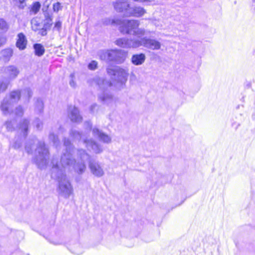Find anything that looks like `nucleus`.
Listing matches in <instances>:
<instances>
[{"instance_id":"1","label":"nucleus","mask_w":255,"mask_h":255,"mask_svg":"<svg viewBox=\"0 0 255 255\" xmlns=\"http://www.w3.org/2000/svg\"><path fill=\"white\" fill-rule=\"evenodd\" d=\"M64 145L66 147V151L61 155L60 162L55 158L52 160V174L55 173L58 181L57 192L58 195L67 199L73 193V189L63 171H70L74 170L78 174H83L86 169L85 162L89 159L90 155L84 150L78 149L76 159L71 153L73 147L70 141L65 138Z\"/></svg>"},{"instance_id":"2","label":"nucleus","mask_w":255,"mask_h":255,"mask_svg":"<svg viewBox=\"0 0 255 255\" xmlns=\"http://www.w3.org/2000/svg\"><path fill=\"white\" fill-rule=\"evenodd\" d=\"M107 72L111 76L113 83L106 81L99 76H95L89 80V84L91 86H98L101 89H105L113 85L115 86L118 84L123 85L127 80L128 76L127 71L120 67H109L107 68Z\"/></svg>"},{"instance_id":"3","label":"nucleus","mask_w":255,"mask_h":255,"mask_svg":"<svg viewBox=\"0 0 255 255\" xmlns=\"http://www.w3.org/2000/svg\"><path fill=\"white\" fill-rule=\"evenodd\" d=\"M33 149L34 152L33 161L38 168H45L48 164L49 151L45 147L44 142L39 141L35 137L29 139L26 143L25 150L28 154H32Z\"/></svg>"},{"instance_id":"4","label":"nucleus","mask_w":255,"mask_h":255,"mask_svg":"<svg viewBox=\"0 0 255 255\" xmlns=\"http://www.w3.org/2000/svg\"><path fill=\"white\" fill-rule=\"evenodd\" d=\"M119 30L123 34H133L138 38L143 36L146 33L144 28H139L140 21L136 19L120 20Z\"/></svg>"},{"instance_id":"5","label":"nucleus","mask_w":255,"mask_h":255,"mask_svg":"<svg viewBox=\"0 0 255 255\" xmlns=\"http://www.w3.org/2000/svg\"><path fill=\"white\" fill-rule=\"evenodd\" d=\"M24 96L25 98L29 99L31 97L32 93L30 89L27 88L21 92L19 91H12L8 97H6L2 101L0 109L4 115L10 113V109L14 103H17L20 99V95Z\"/></svg>"},{"instance_id":"6","label":"nucleus","mask_w":255,"mask_h":255,"mask_svg":"<svg viewBox=\"0 0 255 255\" xmlns=\"http://www.w3.org/2000/svg\"><path fill=\"white\" fill-rule=\"evenodd\" d=\"M99 56L102 60L121 64L126 60L127 53L123 50L111 49L100 51L99 52Z\"/></svg>"},{"instance_id":"7","label":"nucleus","mask_w":255,"mask_h":255,"mask_svg":"<svg viewBox=\"0 0 255 255\" xmlns=\"http://www.w3.org/2000/svg\"><path fill=\"white\" fill-rule=\"evenodd\" d=\"M70 136L73 140H80L83 139V142L86 144V146L89 150H92L96 153H99L103 150L101 146L91 139H87L82 135L78 131L72 129L70 132Z\"/></svg>"},{"instance_id":"8","label":"nucleus","mask_w":255,"mask_h":255,"mask_svg":"<svg viewBox=\"0 0 255 255\" xmlns=\"http://www.w3.org/2000/svg\"><path fill=\"white\" fill-rule=\"evenodd\" d=\"M115 43L117 46L125 49L137 48L140 47L138 38H120L117 39Z\"/></svg>"},{"instance_id":"9","label":"nucleus","mask_w":255,"mask_h":255,"mask_svg":"<svg viewBox=\"0 0 255 255\" xmlns=\"http://www.w3.org/2000/svg\"><path fill=\"white\" fill-rule=\"evenodd\" d=\"M140 44L145 48L152 50H158L161 48V43L155 39H151L147 37L138 38Z\"/></svg>"},{"instance_id":"10","label":"nucleus","mask_w":255,"mask_h":255,"mask_svg":"<svg viewBox=\"0 0 255 255\" xmlns=\"http://www.w3.org/2000/svg\"><path fill=\"white\" fill-rule=\"evenodd\" d=\"M89 167L91 172L97 177H102L104 175L103 167L98 161L90 160L89 162Z\"/></svg>"},{"instance_id":"11","label":"nucleus","mask_w":255,"mask_h":255,"mask_svg":"<svg viewBox=\"0 0 255 255\" xmlns=\"http://www.w3.org/2000/svg\"><path fill=\"white\" fill-rule=\"evenodd\" d=\"M3 73L9 80H13L17 77L20 71L16 66L9 65L4 68Z\"/></svg>"},{"instance_id":"12","label":"nucleus","mask_w":255,"mask_h":255,"mask_svg":"<svg viewBox=\"0 0 255 255\" xmlns=\"http://www.w3.org/2000/svg\"><path fill=\"white\" fill-rule=\"evenodd\" d=\"M114 6L117 11L124 12L126 16L127 11L130 8L128 0H117L114 3Z\"/></svg>"},{"instance_id":"13","label":"nucleus","mask_w":255,"mask_h":255,"mask_svg":"<svg viewBox=\"0 0 255 255\" xmlns=\"http://www.w3.org/2000/svg\"><path fill=\"white\" fill-rule=\"evenodd\" d=\"M146 12V10L141 6H134L129 9L126 13L127 16H133L140 17L142 16Z\"/></svg>"},{"instance_id":"14","label":"nucleus","mask_w":255,"mask_h":255,"mask_svg":"<svg viewBox=\"0 0 255 255\" xmlns=\"http://www.w3.org/2000/svg\"><path fill=\"white\" fill-rule=\"evenodd\" d=\"M68 116L73 122L78 123L82 121V117L79 114V111L75 107L70 106L68 109Z\"/></svg>"},{"instance_id":"15","label":"nucleus","mask_w":255,"mask_h":255,"mask_svg":"<svg viewBox=\"0 0 255 255\" xmlns=\"http://www.w3.org/2000/svg\"><path fill=\"white\" fill-rule=\"evenodd\" d=\"M93 133L95 136L97 137L100 140L106 143H109L111 142V138L108 135L100 131L98 128H94L93 129Z\"/></svg>"},{"instance_id":"16","label":"nucleus","mask_w":255,"mask_h":255,"mask_svg":"<svg viewBox=\"0 0 255 255\" xmlns=\"http://www.w3.org/2000/svg\"><path fill=\"white\" fill-rule=\"evenodd\" d=\"M27 41L25 35L23 33H19L17 35V39L16 42V47L20 50L26 48Z\"/></svg>"},{"instance_id":"17","label":"nucleus","mask_w":255,"mask_h":255,"mask_svg":"<svg viewBox=\"0 0 255 255\" xmlns=\"http://www.w3.org/2000/svg\"><path fill=\"white\" fill-rule=\"evenodd\" d=\"M99 99L103 103L107 105H111L115 101L113 96L107 92H103L99 94Z\"/></svg>"},{"instance_id":"18","label":"nucleus","mask_w":255,"mask_h":255,"mask_svg":"<svg viewBox=\"0 0 255 255\" xmlns=\"http://www.w3.org/2000/svg\"><path fill=\"white\" fill-rule=\"evenodd\" d=\"M145 60V55L143 53L135 54L131 57V62L135 65H140L144 63Z\"/></svg>"},{"instance_id":"19","label":"nucleus","mask_w":255,"mask_h":255,"mask_svg":"<svg viewBox=\"0 0 255 255\" xmlns=\"http://www.w3.org/2000/svg\"><path fill=\"white\" fill-rule=\"evenodd\" d=\"M29 121L26 119L23 120L19 128V130L20 132L22 133L23 136L25 137L28 133V127L29 125Z\"/></svg>"},{"instance_id":"20","label":"nucleus","mask_w":255,"mask_h":255,"mask_svg":"<svg viewBox=\"0 0 255 255\" xmlns=\"http://www.w3.org/2000/svg\"><path fill=\"white\" fill-rule=\"evenodd\" d=\"M13 53L12 50L10 48H7L2 50L0 53V56L4 60L8 61L9 60L10 58L12 56Z\"/></svg>"},{"instance_id":"21","label":"nucleus","mask_w":255,"mask_h":255,"mask_svg":"<svg viewBox=\"0 0 255 255\" xmlns=\"http://www.w3.org/2000/svg\"><path fill=\"white\" fill-rule=\"evenodd\" d=\"M33 48L36 55L41 56L44 54L45 49L42 44L39 43L35 44L33 45Z\"/></svg>"},{"instance_id":"22","label":"nucleus","mask_w":255,"mask_h":255,"mask_svg":"<svg viewBox=\"0 0 255 255\" xmlns=\"http://www.w3.org/2000/svg\"><path fill=\"white\" fill-rule=\"evenodd\" d=\"M9 28V26L6 21L3 18L0 19V30L2 32H6Z\"/></svg>"},{"instance_id":"23","label":"nucleus","mask_w":255,"mask_h":255,"mask_svg":"<svg viewBox=\"0 0 255 255\" xmlns=\"http://www.w3.org/2000/svg\"><path fill=\"white\" fill-rule=\"evenodd\" d=\"M43 109V103L40 99H38L35 104V111L41 113Z\"/></svg>"},{"instance_id":"24","label":"nucleus","mask_w":255,"mask_h":255,"mask_svg":"<svg viewBox=\"0 0 255 255\" xmlns=\"http://www.w3.org/2000/svg\"><path fill=\"white\" fill-rule=\"evenodd\" d=\"M49 138L51 141L54 145L57 146L59 142V140L57 135L54 134L53 133H50L49 135Z\"/></svg>"},{"instance_id":"25","label":"nucleus","mask_w":255,"mask_h":255,"mask_svg":"<svg viewBox=\"0 0 255 255\" xmlns=\"http://www.w3.org/2000/svg\"><path fill=\"white\" fill-rule=\"evenodd\" d=\"M9 82L3 80H0V93L4 92L7 88Z\"/></svg>"},{"instance_id":"26","label":"nucleus","mask_w":255,"mask_h":255,"mask_svg":"<svg viewBox=\"0 0 255 255\" xmlns=\"http://www.w3.org/2000/svg\"><path fill=\"white\" fill-rule=\"evenodd\" d=\"M120 20H115L114 19H110L109 18H106L103 20V23L105 25H109V24H119Z\"/></svg>"},{"instance_id":"27","label":"nucleus","mask_w":255,"mask_h":255,"mask_svg":"<svg viewBox=\"0 0 255 255\" xmlns=\"http://www.w3.org/2000/svg\"><path fill=\"white\" fill-rule=\"evenodd\" d=\"M88 68L91 70H95L98 68V62L96 61H92L88 65Z\"/></svg>"},{"instance_id":"28","label":"nucleus","mask_w":255,"mask_h":255,"mask_svg":"<svg viewBox=\"0 0 255 255\" xmlns=\"http://www.w3.org/2000/svg\"><path fill=\"white\" fill-rule=\"evenodd\" d=\"M14 4L20 8H23L24 6V0H13Z\"/></svg>"},{"instance_id":"29","label":"nucleus","mask_w":255,"mask_h":255,"mask_svg":"<svg viewBox=\"0 0 255 255\" xmlns=\"http://www.w3.org/2000/svg\"><path fill=\"white\" fill-rule=\"evenodd\" d=\"M23 114V110L21 106H18L15 110V114L17 116H22Z\"/></svg>"},{"instance_id":"30","label":"nucleus","mask_w":255,"mask_h":255,"mask_svg":"<svg viewBox=\"0 0 255 255\" xmlns=\"http://www.w3.org/2000/svg\"><path fill=\"white\" fill-rule=\"evenodd\" d=\"M34 124L37 129H41L42 128V123L39 119H36L34 122Z\"/></svg>"},{"instance_id":"31","label":"nucleus","mask_w":255,"mask_h":255,"mask_svg":"<svg viewBox=\"0 0 255 255\" xmlns=\"http://www.w3.org/2000/svg\"><path fill=\"white\" fill-rule=\"evenodd\" d=\"M40 8V4L39 2H35L34 3V4L32 7V10L35 13H36L37 11H39Z\"/></svg>"},{"instance_id":"32","label":"nucleus","mask_w":255,"mask_h":255,"mask_svg":"<svg viewBox=\"0 0 255 255\" xmlns=\"http://www.w3.org/2000/svg\"><path fill=\"white\" fill-rule=\"evenodd\" d=\"M53 8L54 11H58L61 9V4L59 2H56L53 4Z\"/></svg>"},{"instance_id":"33","label":"nucleus","mask_w":255,"mask_h":255,"mask_svg":"<svg viewBox=\"0 0 255 255\" xmlns=\"http://www.w3.org/2000/svg\"><path fill=\"white\" fill-rule=\"evenodd\" d=\"M21 146V142L19 141H15L13 144L12 145V147L14 148V149H18L20 148Z\"/></svg>"},{"instance_id":"34","label":"nucleus","mask_w":255,"mask_h":255,"mask_svg":"<svg viewBox=\"0 0 255 255\" xmlns=\"http://www.w3.org/2000/svg\"><path fill=\"white\" fill-rule=\"evenodd\" d=\"M61 25H62L61 22L60 21H58L56 22V23L55 24L54 27L55 28H57L58 30H59L61 29Z\"/></svg>"},{"instance_id":"35","label":"nucleus","mask_w":255,"mask_h":255,"mask_svg":"<svg viewBox=\"0 0 255 255\" xmlns=\"http://www.w3.org/2000/svg\"><path fill=\"white\" fill-rule=\"evenodd\" d=\"M6 128L8 130H12L11 123L10 122H7L5 123Z\"/></svg>"},{"instance_id":"36","label":"nucleus","mask_w":255,"mask_h":255,"mask_svg":"<svg viewBox=\"0 0 255 255\" xmlns=\"http://www.w3.org/2000/svg\"><path fill=\"white\" fill-rule=\"evenodd\" d=\"M6 39L4 37H0V46L3 45L5 42Z\"/></svg>"},{"instance_id":"37","label":"nucleus","mask_w":255,"mask_h":255,"mask_svg":"<svg viewBox=\"0 0 255 255\" xmlns=\"http://www.w3.org/2000/svg\"><path fill=\"white\" fill-rule=\"evenodd\" d=\"M70 85L71 86L74 87L76 85V83L73 80V79H71V80L70 81Z\"/></svg>"},{"instance_id":"38","label":"nucleus","mask_w":255,"mask_h":255,"mask_svg":"<svg viewBox=\"0 0 255 255\" xmlns=\"http://www.w3.org/2000/svg\"><path fill=\"white\" fill-rule=\"evenodd\" d=\"M97 106V105L96 104H94V105L91 106V111L93 112V109L95 108V107H96Z\"/></svg>"},{"instance_id":"39","label":"nucleus","mask_w":255,"mask_h":255,"mask_svg":"<svg viewBox=\"0 0 255 255\" xmlns=\"http://www.w3.org/2000/svg\"><path fill=\"white\" fill-rule=\"evenodd\" d=\"M152 23L156 26H159V25L157 24V21L156 20L153 21Z\"/></svg>"},{"instance_id":"40","label":"nucleus","mask_w":255,"mask_h":255,"mask_svg":"<svg viewBox=\"0 0 255 255\" xmlns=\"http://www.w3.org/2000/svg\"><path fill=\"white\" fill-rule=\"evenodd\" d=\"M41 34H42V35H43V36H44V35H46V31H42V32Z\"/></svg>"},{"instance_id":"41","label":"nucleus","mask_w":255,"mask_h":255,"mask_svg":"<svg viewBox=\"0 0 255 255\" xmlns=\"http://www.w3.org/2000/svg\"><path fill=\"white\" fill-rule=\"evenodd\" d=\"M88 125L89 126V128H90L91 129V127H92L91 125L89 123H88Z\"/></svg>"},{"instance_id":"42","label":"nucleus","mask_w":255,"mask_h":255,"mask_svg":"<svg viewBox=\"0 0 255 255\" xmlns=\"http://www.w3.org/2000/svg\"><path fill=\"white\" fill-rule=\"evenodd\" d=\"M253 2L255 3V0H252Z\"/></svg>"},{"instance_id":"43","label":"nucleus","mask_w":255,"mask_h":255,"mask_svg":"<svg viewBox=\"0 0 255 255\" xmlns=\"http://www.w3.org/2000/svg\"><path fill=\"white\" fill-rule=\"evenodd\" d=\"M71 77L72 78H73V74H71Z\"/></svg>"},{"instance_id":"44","label":"nucleus","mask_w":255,"mask_h":255,"mask_svg":"<svg viewBox=\"0 0 255 255\" xmlns=\"http://www.w3.org/2000/svg\"><path fill=\"white\" fill-rule=\"evenodd\" d=\"M75 253L76 254H79V253H77V252H75Z\"/></svg>"}]
</instances>
